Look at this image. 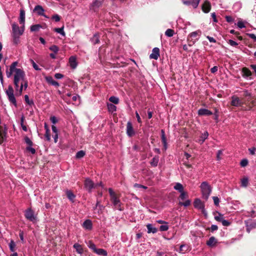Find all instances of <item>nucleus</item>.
Segmentation results:
<instances>
[{
	"label": "nucleus",
	"mask_w": 256,
	"mask_h": 256,
	"mask_svg": "<svg viewBox=\"0 0 256 256\" xmlns=\"http://www.w3.org/2000/svg\"><path fill=\"white\" fill-rule=\"evenodd\" d=\"M24 216L27 220L33 223H36L38 221L36 215L31 208H28L25 210Z\"/></svg>",
	"instance_id": "nucleus-4"
},
{
	"label": "nucleus",
	"mask_w": 256,
	"mask_h": 256,
	"mask_svg": "<svg viewBox=\"0 0 256 256\" xmlns=\"http://www.w3.org/2000/svg\"><path fill=\"white\" fill-rule=\"evenodd\" d=\"M200 116H210L212 114V112L208 109L200 108L198 111Z\"/></svg>",
	"instance_id": "nucleus-18"
},
{
	"label": "nucleus",
	"mask_w": 256,
	"mask_h": 256,
	"mask_svg": "<svg viewBox=\"0 0 256 256\" xmlns=\"http://www.w3.org/2000/svg\"><path fill=\"white\" fill-rule=\"evenodd\" d=\"M49 49L54 52L55 54H57L59 50V48L58 46L56 45H52L50 47Z\"/></svg>",
	"instance_id": "nucleus-43"
},
{
	"label": "nucleus",
	"mask_w": 256,
	"mask_h": 256,
	"mask_svg": "<svg viewBox=\"0 0 256 256\" xmlns=\"http://www.w3.org/2000/svg\"><path fill=\"white\" fill-rule=\"evenodd\" d=\"M214 219L218 222H222L224 218L222 214L218 213V215L214 216Z\"/></svg>",
	"instance_id": "nucleus-45"
},
{
	"label": "nucleus",
	"mask_w": 256,
	"mask_h": 256,
	"mask_svg": "<svg viewBox=\"0 0 256 256\" xmlns=\"http://www.w3.org/2000/svg\"><path fill=\"white\" fill-rule=\"evenodd\" d=\"M82 226L85 230H90L92 227V222L90 220H86L83 222Z\"/></svg>",
	"instance_id": "nucleus-15"
},
{
	"label": "nucleus",
	"mask_w": 256,
	"mask_h": 256,
	"mask_svg": "<svg viewBox=\"0 0 256 256\" xmlns=\"http://www.w3.org/2000/svg\"><path fill=\"white\" fill-rule=\"evenodd\" d=\"M242 76L244 77H246V78L250 76L252 74L250 70L246 68H242Z\"/></svg>",
	"instance_id": "nucleus-24"
},
{
	"label": "nucleus",
	"mask_w": 256,
	"mask_h": 256,
	"mask_svg": "<svg viewBox=\"0 0 256 256\" xmlns=\"http://www.w3.org/2000/svg\"><path fill=\"white\" fill-rule=\"evenodd\" d=\"M246 231L249 233L251 230L256 228V222L253 221L250 223L246 224Z\"/></svg>",
	"instance_id": "nucleus-23"
},
{
	"label": "nucleus",
	"mask_w": 256,
	"mask_h": 256,
	"mask_svg": "<svg viewBox=\"0 0 256 256\" xmlns=\"http://www.w3.org/2000/svg\"><path fill=\"white\" fill-rule=\"evenodd\" d=\"M110 200L116 208L120 211L122 210L121 208V202L116 195L110 198Z\"/></svg>",
	"instance_id": "nucleus-7"
},
{
	"label": "nucleus",
	"mask_w": 256,
	"mask_h": 256,
	"mask_svg": "<svg viewBox=\"0 0 256 256\" xmlns=\"http://www.w3.org/2000/svg\"><path fill=\"white\" fill-rule=\"evenodd\" d=\"M69 64L70 68L72 69H75L78 65L76 58L74 56H71L69 58Z\"/></svg>",
	"instance_id": "nucleus-13"
},
{
	"label": "nucleus",
	"mask_w": 256,
	"mask_h": 256,
	"mask_svg": "<svg viewBox=\"0 0 256 256\" xmlns=\"http://www.w3.org/2000/svg\"><path fill=\"white\" fill-rule=\"evenodd\" d=\"M134 186V188H144V189L147 188L146 186L142 185L140 184H135Z\"/></svg>",
	"instance_id": "nucleus-58"
},
{
	"label": "nucleus",
	"mask_w": 256,
	"mask_h": 256,
	"mask_svg": "<svg viewBox=\"0 0 256 256\" xmlns=\"http://www.w3.org/2000/svg\"><path fill=\"white\" fill-rule=\"evenodd\" d=\"M84 188L88 192H91L93 188L96 187L98 185L102 186V184H94L90 178H86L84 181Z\"/></svg>",
	"instance_id": "nucleus-6"
},
{
	"label": "nucleus",
	"mask_w": 256,
	"mask_h": 256,
	"mask_svg": "<svg viewBox=\"0 0 256 256\" xmlns=\"http://www.w3.org/2000/svg\"><path fill=\"white\" fill-rule=\"evenodd\" d=\"M174 34V30H172V29H170V28H168V29L166 32H165V34L168 36V37H172L173 36Z\"/></svg>",
	"instance_id": "nucleus-41"
},
{
	"label": "nucleus",
	"mask_w": 256,
	"mask_h": 256,
	"mask_svg": "<svg viewBox=\"0 0 256 256\" xmlns=\"http://www.w3.org/2000/svg\"><path fill=\"white\" fill-rule=\"evenodd\" d=\"M200 34H201V32L198 30H196V31L192 32L189 34V36H188L189 38H192V40H193V38H194V40L192 41V44H194L198 40V38H196V37L200 35Z\"/></svg>",
	"instance_id": "nucleus-17"
},
{
	"label": "nucleus",
	"mask_w": 256,
	"mask_h": 256,
	"mask_svg": "<svg viewBox=\"0 0 256 256\" xmlns=\"http://www.w3.org/2000/svg\"><path fill=\"white\" fill-rule=\"evenodd\" d=\"M102 4V2L98 0H96L94 2H92V6L93 7L98 8Z\"/></svg>",
	"instance_id": "nucleus-48"
},
{
	"label": "nucleus",
	"mask_w": 256,
	"mask_h": 256,
	"mask_svg": "<svg viewBox=\"0 0 256 256\" xmlns=\"http://www.w3.org/2000/svg\"><path fill=\"white\" fill-rule=\"evenodd\" d=\"M226 21L228 22H232L234 21V18L230 16H226Z\"/></svg>",
	"instance_id": "nucleus-63"
},
{
	"label": "nucleus",
	"mask_w": 256,
	"mask_h": 256,
	"mask_svg": "<svg viewBox=\"0 0 256 256\" xmlns=\"http://www.w3.org/2000/svg\"><path fill=\"white\" fill-rule=\"evenodd\" d=\"M224 226H228L230 225V223L228 220H223L221 222Z\"/></svg>",
	"instance_id": "nucleus-61"
},
{
	"label": "nucleus",
	"mask_w": 256,
	"mask_h": 256,
	"mask_svg": "<svg viewBox=\"0 0 256 256\" xmlns=\"http://www.w3.org/2000/svg\"><path fill=\"white\" fill-rule=\"evenodd\" d=\"M240 164L241 166L244 167L248 164V160L247 159H243L241 160Z\"/></svg>",
	"instance_id": "nucleus-52"
},
{
	"label": "nucleus",
	"mask_w": 256,
	"mask_h": 256,
	"mask_svg": "<svg viewBox=\"0 0 256 256\" xmlns=\"http://www.w3.org/2000/svg\"><path fill=\"white\" fill-rule=\"evenodd\" d=\"M42 28L41 25L39 24L32 25L30 26V30L32 32L38 31Z\"/></svg>",
	"instance_id": "nucleus-37"
},
{
	"label": "nucleus",
	"mask_w": 256,
	"mask_h": 256,
	"mask_svg": "<svg viewBox=\"0 0 256 256\" xmlns=\"http://www.w3.org/2000/svg\"><path fill=\"white\" fill-rule=\"evenodd\" d=\"M190 202H191L190 200H187L184 202H180L179 204L180 206H183L185 207H187L190 205Z\"/></svg>",
	"instance_id": "nucleus-46"
},
{
	"label": "nucleus",
	"mask_w": 256,
	"mask_h": 256,
	"mask_svg": "<svg viewBox=\"0 0 256 256\" xmlns=\"http://www.w3.org/2000/svg\"><path fill=\"white\" fill-rule=\"evenodd\" d=\"M228 44L232 46H236L238 45V44L236 42L232 40H229L228 41Z\"/></svg>",
	"instance_id": "nucleus-55"
},
{
	"label": "nucleus",
	"mask_w": 256,
	"mask_h": 256,
	"mask_svg": "<svg viewBox=\"0 0 256 256\" xmlns=\"http://www.w3.org/2000/svg\"><path fill=\"white\" fill-rule=\"evenodd\" d=\"M210 8L211 5L210 2L208 0H206L202 6V10L203 12L206 13H208L210 11Z\"/></svg>",
	"instance_id": "nucleus-16"
},
{
	"label": "nucleus",
	"mask_w": 256,
	"mask_h": 256,
	"mask_svg": "<svg viewBox=\"0 0 256 256\" xmlns=\"http://www.w3.org/2000/svg\"><path fill=\"white\" fill-rule=\"evenodd\" d=\"M212 199L214 200V204L216 206H218L220 203V199L218 196H213Z\"/></svg>",
	"instance_id": "nucleus-53"
},
{
	"label": "nucleus",
	"mask_w": 256,
	"mask_h": 256,
	"mask_svg": "<svg viewBox=\"0 0 256 256\" xmlns=\"http://www.w3.org/2000/svg\"><path fill=\"white\" fill-rule=\"evenodd\" d=\"M202 198L207 200L212 192V188L210 185L206 182H202L200 186Z\"/></svg>",
	"instance_id": "nucleus-3"
},
{
	"label": "nucleus",
	"mask_w": 256,
	"mask_h": 256,
	"mask_svg": "<svg viewBox=\"0 0 256 256\" xmlns=\"http://www.w3.org/2000/svg\"><path fill=\"white\" fill-rule=\"evenodd\" d=\"M30 62H31L33 68L36 70H40L41 69L39 68L38 64L34 62V60L32 59H30Z\"/></svg>",
	"instance_id": "nucleus-42"
},
{
	"label": "nucleus",
	"mask_w": 256,
	"mask_h": 256,
	"mask_svg": "<svg viewBox=\"0 0 256 256\" xmlns=\"http://www.w3.org/2000/svg\"><path fill=\"white\" fill-rule=\"evenodd\" d=\"M242 102L240 100V98L235 96H233L232 97V102L231 105L234 106H240L242 105Z\"/></svg>",
	"instance_id": "nucleus-10"
},
{
	"label": "nucleus",
	"mask_w": 256,
	"mask_h": 256,
	"mask_svg": "<svg viewBox=\"0 0 256 256\" xmlns=\"http://www.w3.org/2000/svg\"><path fill=\"white\" fill-rule=\"evenodd\" d=\"M85 154L86 153L84 150H80L76 153V157L77 158H83Z\"/></svg>",
	"instance_id": "nucleus-40"
},
{
	"label": "nucleus",
	"mask_w": 256,
	"mask_h": 256,
	"mask_svg": "<svg viewBox=\"0 0 256 256\" xmlns=\"http://www.w3.org/2000/svg\"><path fill=\"white\" fill-rule=\"evenodd\" d=\"M46 79L47 82L52 85L56 87L59 86V84L56 81L54 80L52 76H47L46 78Z\"/></svg>",
	"instance_id": "nucleus-22"
},
{
	"label": "nucleus",
	"mask_w": 256,
	"mask_h": 256,
	"mask_svg": "<svg viewBox=\"0 0 256 256\" xmlns=\"http://www.w3.org/2000/svg\"><path fill=\"white\" fill-rule=\"evenodd\" d=\"M91 42L96 44L100 42V36L98 34H94L93 36L90 38Z\"/></svg>",
	"instance_id": "nucleus-26"
},
{
	"label": "nucleus",
	"mask_w": 256,
	"mask_h": 256,
	"mask_svg": "<svg viewBox=\"0 0 256 256\" xmlns=\"http://www.w3.org/2000/svg\"><path fill=\"white\" fill-rule=\"evenodd\" d=\"M237 26L240 28H242L246 26L244 22L242 21H238L237 23Z\"/></svg>",
	"instance_id": "nucleus-56"
},
{
	"label": "nucleus",
	"mask_w": 256,
	"mask_h": 256,
	"mask_svg": "<svg viewBox=\"0 0 256 256\" xmlns=\"http://www.w3.org/2000/svg\"><path fill=\"white\" fill-rule=\"evenodd\" d=\"M94 252L99 256H108L107 252L102 248H96V250Z\"/></svg>",
	"instance_id": "nucleus-25"
},
{
	"label": "nucleus",
	"mask_w": 256,
	"mask_h": 256,
	"mask_svg": "<svg viewBox=\"0 0 256 256\" xmlns=\"http://www.w3.org/2000/svg\"><path fill=\"white\" fill-rule=\"evenodd\" d=\"M180 193V200H184L186 197H187V193L185 192H182Z\"/></svg>",
	"instance_id": "nucleus-49"
},
{
	"label": "nucleus",
	"mask_w": 256,
	"mask_h": 256,
	"mask_svg": "<svg viewBox=\"0 0 256 256\" xmlns=\"http://www.w3.org/2000/svg\"><path fill=\"white\" fill-rule=\"evenodd\" d=\"M20 84H22L24 90L26 89L28 86V82L26 79H24Z\"/></svg>",
	"instance_id": "nucleus-54"
},
{
	"label": "nucleus",
	"mask_w": 256,
	"mask_h": 256,
	"mask_svg": "<svg viewBox=\"0 0 256 256\" xmlns=\"http://www.w3.org/2000/svg\"><path fill=\"white\" fill-rule=\"evenodd\" d=\"M168 226L167 224L161 225L160 227V230L161 232H164L168 230Z\"/></svg>",
	"instance_id": "nucleus-50"
},
{
	"label": "nucleus",
	"mask_w": 256,
	"mask_h": 256,
	"mask_svg": "<svg viewBox=\"0 0 256 256\" xmlns=\"http://www.w3.org/2000/svg\"><path fill=\"white\" fill-rule=\"evenodd\" d=\"M52 18L56 22H58L60 20V17L58 14H55L53 16Z\"/></svg>",
	"instance_id": "nucleus-62"
},
{
	"label": "nucleus",
	"mask_w": 256,
	"mask_h": 256,
	"mask_svg": "<svg viewBox=\"0 0 256 256\" xmlns=\"http://www.w3.org/2000/svg\"><path fill=\"white\" fill-rule=\"evenodd\" d=\"M174 189L180 192H184V187L179 182H177L175 186L174 187Z\"/></svg>",
	"instance_id": "nucleus-29"
},
{
	"label": "nucleus",
	"mask_w": 256,
	"mask_h": 256,
	"mask_svg": "<svg viewBox=\"0 0 256 256\" xmlns=\"http://www.w3.org/2000/svg\"><path fill=\"white\" fill-rule=\"evenodd\" d=\"M23 86L22 84H20L19 88L18 89H16V90L17 92V94L18 96H21L22 92L23 90Z\"/></svg>",
	"instance_id": "nucleus-47"
},
{
	"label": "nucleus",
	"mask_w": 256,
	"mask_h": 256,
	"mask_svg": "<svg viewBox=\"0 0 256 256\" xmlns=\"http://www.w3.org/2000/svg\"><path fill=\"white\" fill-rule=\"evenodd\" d=\"M107 106L108 108V110L110 112H114L116 111V107L112 104H108Z\"/></svg>",
	"instance_id": "nucleus-36"
},
{
	"label": "nucleus",
	"mask_w": 256,
	"mask_h": 256,
	"mask_svg": "<svg viewBox=\"0 0 256 256\" xmlns=\"http://www.w3.org/2000/svg\"><path fill=\"white\" fill-rule=\"evenodd\" d=\"M16 244L13 240H11L9 244L10 250L12 252H14L16 250Z\"/></svg>",
	"instance_id": "nucleus-34"
},
{
	"label": "nucleus",
	"mask_w": 256,
	"mask_h": 256,
	"mask_svg": "<svg viewBox=\"0 0 256 256\" xmlns=\"http://www.w3.org/2000/svg\"><path fill=\"white\" fill-rule=\"evenodd\" d=\"M208 134L207 132H205L204 134H202L199 140L200 142L202 144L204 142V141L208 138Z\"/></svg>",
	"instance_id": "nucleus-32"
},
{
	"label": "nucleus",
	"mask_w": 256,
	"mask_h": 256,
	"mask_svg": "<svg viewBox=\"0 0 256 256\" xmlns=\"http://www.w3.org/2000/svg\"><path fill=\"white\" fill-rule=\"evenodd\" d=\"M200 0H182L184 4L186 6L191 5L194 8H196L198 7Z\"/></svg>",
	"instance_id": "nucleus-8"
},
{
	"label": "nucleus",
	"mask_w": 256,
	"mask_h": 256,
	"mask_svg": "<svg viewBox=\"0 0 256 256\" xmlns=\"http://www.w3.org/2000/svg\"><path fill=\"white\" fill-rule=\"evenodd\" d=\"M19 22L20 24H22V26H24V24L25 22V11L23 9L20 10Z\"/></svg>",
	"instance_id": "nucleus-19"
},
{
	"label": "nucleus",
	"mask_w": 256,
	"mask_h": 256,
	"mask_svg": "<svg viewBox=\"0 0 256 256\" xmlns=\"http://www.w3.org/2000/svg\"><path fill=\"white\" fill-rule=\"evenodd\" d=\"M108 192L110 195V198L116 196V194L113 191L112 188H108Z\"/></svg>",
	"instance_id": "nucleus-60"
},
{
	"label": "nucleus",
	"mask_w": 256,
	"mask_h": 256,
	"mask_svg": "<svg viewBox=\"0 0 256 256\" xmlns=\"http://www.w3.org/2000/svg\"><path fill=\"white\" fill-rule=\"evenodd\" d=\"M217 243V240L214 236H211L206 242V244L210 247H212Z\"/></svg>",
	"instance_id": "nucleus-20"
},
{
	"label": "nucleus",
	"mask_w": 256,
	"mask_h": 256,
	"mask_svg": "<svg viewBox=\"0 0 256 256\" xmlns=\"http://www.w3.org/2000/svg\"><path fill=\"white\" fill-rule=\"evenodd\" d=\"M146 228L148 229V234H155L158 232L157 228L155 227H154L153 226L150 224H148L146 225Z\"/></svg>",
	"instance_id": "nucleus-21"
},
{
	"label": "nucleus",
	"mask_w": 256,
	"mask_h": 256,
	"mask_svg": "<svg viewBox=\"0 0 256 256\" xmlns=\"http://www.w3.org/2000/svg\"><path fill=\"white\" fill-rule=\"evenodd\" d=\"M109 100L114 104H118L119 102V99L118 98L112 96L109 98Z\"/></svg>",
	"instance_id": "nucleus-39"
},
{
	"label": "nucleus",
	"mask_w": 256,
	"mask_h": 256,
	"mask_svg": "<svg viewBox=\"0 0 256 256\" xmlns=\"http://www.w3.org/2000/svg\"><path fill=\"white\" fill-rule=\"evenodd\" d=\"M160 56V50L158 48H154L152 49V53L150 54V58L158 60Z\"/></svg>",
	"instance_id": "nucleus-12"
},
{
	"label": "nucleus",
	"mask_w": 256,
	"mask_h": 256,
	"mask_svg": "<svg viewBox=\"0 0 256 256\" xmlns=\"http://www.w3.org/2000/svg\"><path fill=\"white\" fill-rule=\"evenodd\" d=\"M34 12H36V14L38 15V16H44V17L45 18H48V17L44 14V9L43 8L40 6V5H37L36 6L34 10H33Z\"/></svg>",
	"instance_id": "nucleus-9"
},
{
	"label": "nucleus",
	"mask_w": 256,
	"mask_h": 256,
	"mask_svg": "<svg viewBox=\"0 0 256 256\" xmlns=\"http://www.w3.org/2000/svg\"><path fill=\"white\" fill-rule=\"evenodd\" d=\"M24 141L26 143L28 146H32L33 144L32 141L28 136L25 137Z\"/></svg>",
	"instance_id": "nucleus-51"
},
{
	"label": "nucleus",
	"mask_w": 256,
	"mask_h": 256,
	"mask_svg": "<svg viewBox=\"0 0 256 256\" xmlns=\"http://www.w3.org/2000/svg\"><path fill=\"white\" fill-rule=\"evenodd\" d=\"M66 194L68 198L72 202H74V200L76 197L75 195L70 190H67Z\"/></svg>",
	"instance_id": "nucleus-31"
},
{
	"label": "nucleus",
	"mask_w": 256,
	"mask_h": 256,
	"mask_svg": "<svg viewBox=\"0 0 256 256\" xmlns=\"http://www.w3.org/2000/svg\"><path fill=\"white\" fill-rule=\"evenodd\" d=\"M12 42L14 44L18 45L20 42V37L24 32V26H22L20 28L18 26L15 22L12 24Z\"/></svg>",
	"instance_id": "nucleus-2"
},
{
	"label": "nucleus",
	"mask_w": 256,
	"mask_h": 256,
	"mask_svg": "<svg viewBox=\"0 0 256 256\" xmlns=\"http://www.w3.org/2000/svg\"><path fill=\"white\" fill-rule=\"evenodd\" d=\"M159 161V157L158 156H155L154 157L150 162V164L153 166H158Z\"/></svg>",
	"instance_id": "nucleus-30"
},
{
	"label": "nucleus",
	"mask_w": 256,
	"mask_h": 256,
	"mask_svg": "<svg viewBox=\"0 0 256 256\" xmlns=\"http://www.w3.org/2000/svg\"><path fill=\"white\" fill-rule=\"evenodd\" d=\"M18 64L17 62H13L10 66L9 70H6V75L8 78L11 77L14 74V84L15 89H18L20 84L26 79L24 71L16 68Z\"/></svg>",
	"instance_id": "nucleus-1"
},
{
	"label": "nucleus",
	"mask_w": 256,
	"mask_h": 256,
	"mask_svg": "<svg viewBox=\"0 0 256 256\" xmlns=\"http://www.w3.org/2000/svg\"><path fill=\"white\" fill-rule=\"evenodd\" d=\"M24 100H25L26 103L28 104L29 106H32L34 105V102L33 100H30L28 96V95L24 96Z\"/></svg>",
	"instance_id": "nucleus-38"
},
{
	"label": "nucleus",
	"mask_w": 256,
	"mask_h": 256,
	"mask_svg": "<svg viewBox=\"0 0 256 256\" xmlns=\"http://www.w3.org/2000/svg\"><path fill=\"white\" fill-rule=\"evenodd\" d=\"M248 184V178L245 177L241 180V186L246 188Z\"/></svg>",
	"instance_id": "nucleus-33"
},
{
	"label": "nucleus",
	"mask_w": 256,
	"mask_h": 256,
	"mask_svg": "<svg viewBox=\"0 0 256 256\" xmlns=\"http://www.w3.org/2000/svg\"><path fill=\"white\" fill-rule=\"evenodd\" d=\"M44 128L46 130L45 137L48 141H50V130L46 123L44 124Z\"/></svg>",
	"instance_id": "nucleus-27"
},
{
	"label": "nucleus",
	"mask_w": 256,
	"mask_h": 256,
	"mask_svg": "<svg viewBox=\"0 0 256 256\" xmlns=\"http://www.w3.org/2000/svg\"><path fill=\"white\" fill-rule=\"evenodd\" d=\"M54 31L61 35L64 36H65V32L64 30V28H56L54 29Z\"/></svg>",
	"instance_id": "nucleus-44"
},
{
	"label": "nucleus",
	"mask_w": 256,
	"mask_h": 256,
	"mask_svg": "<svg viewBox=\"0 0 256 256\" xmlns=\"http://www.w3.org/2000/svg\"><path fill=\"white\" fill-rule=\"evenodd\" d=\"M194 206L201 210L204 211V206L200 200L196 198L194 202Z\"/></svg>",
	"instance_id": "nucleus-11"
},
{
	"label": "nucleus",
	"mask_w": 256,
	"mask_h": 256,
	"mask_svg": "<svg viewBox=\"0 0 256 256\" xmlns=\"http://www.w3.org/2000/svg\"><path fill=\"white\" fill-rule=\"evenodd\" d=\"M26 150L30 152L32 154H34L36 152L35 149L32 148V146H29L27 147Z\"/></svg>",
	"instance_id": "nucleus-59"
},
{
	"label": "nucleus",
	"mask_w": 256,
	"mask_h": 256,
	"mask_svg": "<svg viewBox=\"0 0 256 256\" xmlns=\"http://www.w3.org/2000/svg\"><path fill=\"white\" fill-rule=\"evenodd\" d=\"M6 132L4 130H3L0 126V137L6 138Z\"/></svg>",
	"instance_id": "nucleus-57"
},
{
	"label": "nucleus",
	"mask_w": 256,
	"mask_h": 256,
	"mask_svg": "<svg viewBox=\"0 0 256 256\" xmlns=\"http://www.w3.org/2000/svg\"><path fill=\"white\" fill-rule=\"evenodd\" d=\"M126 134L129 136H132L134 134L132 124L130 122L127 123Z\"/></svg>",
	"instance_id": "nucleus-14"
},
{
	"label": "nucleus",
	"mask_w": 256,
	"mask_h": 256,
	"mask_svg": "<svg viewBox=\"0 0 256 256\" xmlns=\"http://www.w3.org/2000/svg\"><path fill=\"white\" fill-rule=\"evenodd\" d=\"M74 248L76 250V251L78 254H82L84 252L82 246L78 243L74 244Z\"/></svg>",
	"instance_id": "nucleus-28"
},
{
	"label": "nucleus",
	"mask_w": 256,
	"mask_h": 256,
	"mask_svg": "<svg viewBox=\"0 0 256 256\" xmlns=\"http://www.w3.org/2000/svg\"><path fill=\"white\" fill-rule=\"evenodd\" d=\"M247 35L254 42H256V36L254 34H248Z\"/></svg>",
	"instance_id": "nucleus-64"
},
{
	"label": "nucleus",
	"mask_w": 256,
	"mask_h": 256,
	"mask_svg": "<svg viewBox=\"0 0 256 256\" xmlns=\"http://www.w3.org/2000/svg\"><path fill=\"white\" fill-rule=\"evenodd\" d=\"M6 93L8 97L9 101L12 102L15 106H16V101L14 96V89L12 86H8V88L6 91Z\"/></svg>",
	"instance_id": "nucleus-5"
},
{
	"label": "nucleus",
	"mask_w": 256,
	"mask_h": 256,
	"mask_svg": "<svg viewBox=\"0 0 256 256\" xmlns=\"http://www.w3.org/2000/svg\"><path fill=\"white\" fill-rule=\"evenodd\" d=\"M87 246H88L92 250L94 251V252H95L97 248H96V245L92 242V241L91 240H89L87 243Z\"/></svg>",
	"instance_id": "nucleus-35"
}]
</instances>
